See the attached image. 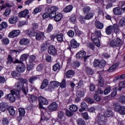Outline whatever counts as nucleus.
Instances as JSON below:
<instances>
[{
    "label": "nucleus",
    "mask_w": 125,
    "mask_h": 125,
    "mask_svg": "<svg viewBox=\"0 0 125 125\" xmlns=\"http://www.w3.org/2000/svg\"><path fill=\"white\" fill-rule=\"evenodd\" d=\"M16 90L15 91L17 93H16L17 97L18 98H20V91H22L25 95H27L28 94V92H29V89L27 86H24V83L19 82L15 83V84Z\"/></svg>",
    "instance_id": "1"
},
{
    "label": "nucleus",
    "mask_w": 125,
    "mask_h": 125,
    "mask_svg": "<svg viewBox=\"0 0 125 125\" xmlns=\"http://www.w3.org/2000/svg\"><path fill=\"white\" fill-rule=\"evenodd\" d=\"M114 32L115 34H118L120 32V29H119V26L117 24H114L113 25H109L106 27L105 33L106 35H111Z\"/></svg>",
    "instance_id": "2"
},
{
    "label": "nucleus",
    "mask_w": 125,
    "mask_h": 125,
    "mask_svg": "<svg viewBox=\"0 0 125 125\" xmlns=\"http://www.w3.org/2000/svg\"><path fill=\"white\" fill-rule=\"evenodd\" d=\"M113 107L116 112H118L119 114L122 116L125 115V106L121 105V104L118 103H114L113 104Z\"/></svg>",
    "instance_id": "3"
},
{
    "label": "nucleus",
    "mask_w": 125,
    "mask_h": 125,
    "mask_svg": "<svg viewBox=\"0 0 125 125\" xmlns=\"http://www.w3.org/2000/svg\"><path fill=\"white\" fill-rule=\"evenodd\" d=\"M123 44V41L120 38H116L112 41L110 43V46L112 47H119V49L121 47V45Z\"/></svg>",
    "instance_id": "4"
},
{
    "label": "nucleus",
    "mask_w": 125,
    "mask_h": 125,
    "mask_svg": "<svg viewBox=\"0 0 125 125\" xmlns=\"http://www.w3.org/2000/svg\"><path fill=\"white\" fill-rule=\"evenodd\" d=\"M16 91L15 90H11V93L8 94L6 95V97L10 102L13 103L15 102V96L14 95H16V96H17L16 95Z\"/></svg>",
    "instance_id": "5"
},
{
    "label": "nucleus",
    "mask_w": 125,
    "mask_h": 125,
    "mask_svg": "<svg viewBox=\"0 0 125 125\" xmlns=\"http://www.w3.org/2000/svg\"><path fill=\"white\" fill-rule=\"evenodd\" d=\"M86 53L85 51L83 50H81L76 54V57L77 58H79L80 59H83V58H84V62H86V60H87V58H89L90 56H86Z\"/></svg>",
    "instance_id": "6"
},
{
    "label": "nucleus",
    "mask_w": 125,
    "mask_h": 125,
    "mask_svg": "<svg viewBox=\"0 0 125 125\" xmlns=\"http://www.w3.org/2000/svg\"><path fill=\"white\" fill-rule=\"evenodd\" d=\"M48 53L52 56H56L58 54L57 49L53 45H49L48 47Z\"/></svg>",
    "instance_id": "7"
},
{
    "label": "nucleus",
    "mask_w": 125,
    "mask_h": 125,
    "mask_svg": "<svg viewBox=\"0 0 125 125\" xmlns=\"http://www.w3.org/2000/svg\"><path fill=\"white\" fill-rule=\"evenodd\" d=\"M55 86L56 87L59 86V83L57 81L51 82L48 86V91L51 92L52 91V89H54V87H55Z\"/></svg>",
    "instance_id": "8"
},
{
    "label": "nucleus",
    "mask_w": 125,
    "mask_h": 125,
    "mask_svg": "<svg viewBox=\"0 0 125 125\" xmlns=\"http://www.w3.org/2000/svg\"><path fill=\"white\" fill-rule=\"evenodd\" d=\"M21 32L20 30H15L11 31L8 37L9 38H15V37H17L18 36H19Z\"/></svg>",
    "instance_id": "9"
},
{
    "label": "nucleus",
    "mask_w": 125,
    "mask_h": 125,
    "mask_svg": "<svg viewBox=\"0 0 125 125\" xmlns=\"http://www.w3.org/2000/svg\"><path fill=\"white\" fill-rule=\"evenodd\" d=\"M16 70L19 73H24L26 70L25 64L24 63L19 64L16 67Z\"/></svg>",
    "instance_id": "10"
},
{
    "label": "nucleus",
    "mask_w": 125,
    "mask_h": 125,
    "mask_svg": "<svg viewBox=\"0 0 125 125\" xmlns=\"http://www.w3.org/2000/svg\"><path fill=\"white\" fill-rule=\"evenodd\" d=\"M40 105H48V101L43 97L40 96L38 98Z\"/></svg>",
    "instance_id": "11"
},
{
    "label": "nucleus",
    "mask_w": 125,
    "mask_h": 125,
    "mask_svg": "<svg viewBox=\"0 0 125 125\" xmlns=\"http://www.w3.org/2000/svg\"><path fill=\"white\" fill-rule=\"evenodd\" d=\"M57 108H58V104L56 102H53L51 103L48 107V109L50 112H53V111H56Z\"/></svg>",
    "instance_id": "12"
},
{
    "label": "nucleus",
    "mask_w": 125,
    "mask_h": 125,
    "mask_svg": "<svg viewBox=\"0 0 125 125\" xmlns=\"http://www.w3.org/2000/svg\"><path fill=\"white\" fill-rule=\"evenodd\" d=\"M70 46L72 48H78L80 46V43L78 42L75 39H73L70 41Z\"/></svg>",
    "instance_id": "13"
},
{
    "label": "nucleus",
    "mask_w": 125,
    "mask_h": 125,
    "mask_svg": "<svg viewBox=\"0 0 125 125\" xmlns=\"http://www.w3.org/2000/svg\"><path fill=\"white\" fill-rule=\"evenodd\" d=\"M113 12L115 15H122L123 14V10L122 9L119 7H117L113 9Z\"/></svg>",
    "instance_id": "14"
},
{
    "label": "nucleus",
    "mask_w": 125,
    "mask_h": 125,
    "mask_svg": "<svg viewBox=\"0 0 125 125\" xmlns=\"http://www.w3.org/2000/svg\"><path fill=\"white\" fill-rule=\"evenodd\" d=\"M91 39L93 40L95 45L98 47H100V41H99V38L94 37V36H91Z\"/></svg>",
    "instance_id": "15"
},
{
    "label": "nucleus",
    "mask_w": 125,
    "mask_h": 125,
    "mask_svg": "<svg viewBox=\"0 0 125 125\" xmlns=\"http://www.w3.org/2000/svg\"><path fill=\"white\" fill-rule=\"evenodd\" d=\"M118 67H119V63H116L110 66L107 71L109 73H112V72H114Z\"/></svg>",
    "instance_id": "16"
},
{
    "label": "nucleus",
    "mask_w": 125,
    "mask_h": 125,
    "mask_svg": "<svg viewBox=\"0 0 125 125\" xmlns=\"http://www.w3.org/2000/svg\"><path fill=\"white\" fill-rule=\"evenodd\" d=\"M35 37L37 41H40L42 40V39H43V38H44V33L41 32L37 33H36Z\"/></svg>",
    "instance_id": "17"
},
{
    "label": "nucleus",
    "mask_w": 125,
    "mask_h": 125,
    "mask_svg": "<svg viewBox=\"0 0 125 125\" xmlns=\"http://www.w3.org/2000/svg\"><path fill=\"white\" fill-rule=\"evenodd\" d=\"M36 59H37L36 56L34 55L30 56L28 60L29 64H34L36 65Z\"/></svg>",
    "instance_id": "18"
},
{
    "label": "nucleus",
    "mask_w": 125,
    "mask_h": 125,
    "mask_svg": "<svg viewBox=\"0 0 125 125\" xmlns=\"http://www.w3.org/2000/svg\"><path fill=\"white\" fill-rule=\"evenodd\" d=\"M30 43V41L28 39L23 38L20 41L21 45H27Z\"/></svg>",
    "instance_id": "19"
},
{
    "label": "nucleus",
    "mask_w": 125,
    "mask_h": 125,
    "mask_svg": "<svg viewBox=\"0 0 125 125\" xmlns=\"http://www.w3.org/2000/svg\"><path fill=\"white\" fill-rule=\"evenodd\" d=\"M29 14V10L28 9H24L23 11L21 12L19 14V16L20 18L26 17Z\"/></svg>",
    "instance_id": "20"
},
{
    "label": "nucleus",
    "mask_w": 125,
    "mask_h": 125,
    "mask_svg": "<svg viewBox=\"0 0 125 125\" xmlns=\"http://www.w3.org/2000/svg\"><path fill=\"white\" fill-rule=\"evenodd\" d=\"M18 17L17 16H13L9 19L8 21L10 24H15V23H16L18 21Z\"/></svg>",
    "instance_id": "21"
},
{
    "label": "nucleus",
    "mask_w": 125,
    "mask_h": 125,
    "mask_svg": "<svg viewBox=\"0 0 125 125\" xmlns=\"http://www.w3.org/2000/svg\"><path fill=\"white\" fill-rule=\"evenodd\" d=\"M39 108L41 111V121H42L43 120V115H44V113H45L46 108H44L42 105L39 104Z\"/></svg>",
    "instance_id": "22"
},
{
    "label": "nucleus",
    "mask_w": 125,
    "mask_h": 125,
    "mask_svg": "<svg viewBox=\"0 0 125 125\" xmlns=\"http://www.w3.org/2000/svg\"><path fill=\"white\" fill-rule=\"evenodd\" d=\"M74 75H75V71H74V70H69L66 73V77L67 79L72 78Z\"/></svg>",
    "instance_id": "23"
},
{
    "label": "nucleus",
    "mask_w": 125,
    "mask_h": 125,
    "mask_svg": "<svg viewBox=\"0 0 125 125\" xmlns=\"http://www.w3.org/2000/svg\"><path fill=\"white\" fill-rule=\"evenodd\" d=\"M11 116H15L16 110H14V107L13 106H9L7 109Z\"/></svg>",
    "instance_id": "24"
},
{
    "label": "nucleus",
    "mask_w": 125,
    "mask_h": 125,
    "mask_svg": "<svg viewBox=\"0 0 125 125\" xmlns=\"http://www.w3.org/2000/svg\"><path fill=\"white\" fill-rule=\"evenodd\" d=\"M72 10H73V5H69L63 9V12L65 13H68L69 12H71Z\"/></svg>",
    "instance_id": "25"
},
{
    "label": "nucleus",
    "mask_w": 125,
    "mask_h": 125,
    "mask_svg": "<svg viewBox=\"0 0 125 125\" xmlns=\"http://www.w3.org/2000/svg\"><path fill=\"white\" fill-rule=\"evenodd\" d=\"M94 16V12H90L88 13L85 16V19L86 20H90Z\"/></svg>",
    "instance_id": "26"
},
{
    "label": "nucleus",
    "mask_w": 125,
    "mask_h": 125,
    "mask_svg": "<svg viewBox=\"0 0 125 125\" xmlns=\"http://www.w3.org/2000/svg\"><path fill=\"white\" fill-rule=\"evenodd\" d=\"M95 26L97 29H100L101 30L104 27L103 23L100 22L99 21H96L95 22Z\"/></svg>",
    "instance_id": "27"
},
{
    "label": "nucleus",
    "mask_w": 125,
    "mask_h": 125,
    "mask_svg": "<svg viewBox=\"0 0 125 125\" xmlns=\"http://www.w3.org/2000/svg\"><path fill=\"white\" fill-rule=\"evenodd\" d=\"M14 61H13V58L11 55H9L7 59V62H6L7 65H10L12 63H14Z\"/></svg>",
    "instance_id": "28"
},
{
    "label": "nucleus",
    "mask_w": 125,
    "mask_h": 125,
    "mask_svg": "<svg viewBox=\"0 0 125 125\" xmlns=\"http://www.w3.org/2000/svg\"><path fill=\"white\" fill-rule=\"evenodd\" d=\"M48 80H47V79H44L41 86V89H44V88L48 85Z\"/></svg>",
    "instance_id": "29"
},
{
    "label": "nucleus",
    "mask_w": 125,
    "mask_h": 125,
    "mask_svg": "<svg viewBox=\"0 0 125 125\" xmlns=\"http://www.w3.org/2000/svg\"><path fill=\"white\" fill-rule=\"evenodd\" d=\"M62 18H63V15L62 13H59L56 15L54 20L56 22H59L61 21V19H62Z\"/></svg>",
    "instance_id": "30"
},
{
    "label": "nucleus",
    "mask_w": 125,
    "mask_h": 125,
    "mask_svg": "<svg viewBox=\"0 0 125 125\" xmlns=\"http://www.w3.org/2000/svg\"><path fill=\"white\" fill-rule=\"evenodd\" d=\"M27 35H28L30 37H36L37 32L34 29L29 30L26 32Z\"/></svg>",
    "instance_id": "31"
},
{
    "label": "nucleus",
    "mask_w": 125,
    "mask_h": 125,
    "mask_svg": "<svg viewBox=\"0 0 125 125\" xmlns=\"http://www.w3.org/2000/svg\"><path fill=\"white\" fill-rule=\"evenodd\" d=\"M85 71L87 75H93L94 74V71L91 68L88 67V66L85 67Z\"/></svg>",
    "instance_id": "32"
},
{
    "label": "nucleus",
    "mask_w": 125,
    "mask_h": 125,
    "mask_svg": "<svg viewBox=\"0 0 125 125\" xmlns=\"http://www.w3.org/2000/svg\"><path fill=\"white\" fill-rule=\"evenodd\" d=\"M57 40L59 42H64V34L62 33H60L57 36Z\"/></svg>",
    "instance_id": "33"
},
{
    "label": "nucleus",
    "mask_w": 125,
    "mask_h": 125,
    "mask_svg": "<svg viewBox=\"0 0 125 125\" xmlns=\"http://www.w3.org/2000/svg\"><path fill=\"white\" fill-rule=\"evenodd\" d=\"M38 79H39V75L33 76L30 78L28 80V82L30 83H34V82H36Z\"/></svg>",
    "instance_id": "34"
},
{
    "label": "nucleus",
    "mask_w": 125,
    "mask_h": 125,
    "mask_svg": "<svg viewBox=\"0 0 125 125\" xmlns=\"http://www.w3.org/2000/svg\"><path fill=\"white\" fill-rule=\"evenodd\" d=\"M81 108H80L79 110V112H83V111H84V110L87 108V104H85L84 102H82L81 103Z\"/></svg>",
    "instance_id": "35"
},
{
    "label": "nucleus",
    "mask_w": 125,
    "mask_h": 125,
    "mask_svg": "<svg viewBox=\"0 0 125 125\" xmlns=\"http://www.w3.org/2000/svg\"><path fill=\"white\" fill-rule=\"evenodd\" d=\"M92 35H94L95 37H97L96 38H101V37H102L101 31L97 29H96L94 31V33H92Z\"/></svg>",
    "instance_id": "36"
},
{
    "label": "nucleus",
    "mask_w": 125,
    "mask_h": 125,
    "mask_svg": "<svg viewBox=\"0 0 125 125\" xmlns=\"http://www.w3.org/2000/svg\"><path fill=\"white\" fill-rule=\"evenodd\" d=\"M59 8L56 6H53L49 8L48 11V12H53L56 13L57 10H58Z\"/></svg>",
    "instance_id": "37"
},
{
    "label": "nucleus",
    "mask_w": 125,
    "mask_h": 125,
    "mask_svg": "<svg viewBox=\"0 0 125 125\" xmlns=\"http://www.w3.org/2000/svg\"><path fill=\"white\" fill-rule=\"evenodd\" d=\"M78 125H86L85 121L83 118H79L76 121Z\"/></svg>",
    "instance_id": "38"
},
{
    "label": "nucleus",
    "mask_w": 125,
    "mask_h": 125,
    "mask_svg": "<svg viewBox=\"0 0 125 125\" xmlns=\"http://www.w3.org/2000/svg\"><path fill=\"white\" fill-rule=\"evenodd\" d=\"M11 12V9L9 8L6 9L5 10L3 15L5 16V17H8L10 15V13Z\"/></svg>",
    "instance_id": "39"
},
{
    "label": "nucleus",
    "mask_w": 125,
    "mask_h": 125,
    "mask_svg": "<svg viewBox=\"0 0 125 125\" xmlns=\"http://www.w3.org/2000/svg\"><path fill=\"white\" fill-rule=\"evenodd\" d=\"M28 57H29V54H23L21 56L20 60L21 61V62H23V61H25V60H27Z\"/></svg>",
    "instance_id": "40"
},
{
    "label": "nucleus",
    "mask_w": 125,
    "mask_h": 125,
    "mask_svg": "<svg viewBox=\"0 0 125 125\" xmlns=\"http://www.w3.org/2000/svg\"><path fill=\"white\" fill-rule=\"evenodd\" d=\"M8 26V25H7V23H6V22H2L1 24H0V31H1L3 29H6Z\"/></svg>",
    "instance_id": "41"
},
{
    "label": "nucleus",
    "mask_w": 125,
    "mask_h": 125,
    "mask_svg": "<svg viewBox=\"0 0 125 125\" xmlns=\"http://www.w3.org/2000/svg\"><path fill=\"white\" fill-rule=\"evenodd\" d=\"M69 109L71 112H77L78 111V106L75 104H72L69 107Z\"/></svg>",
    "instance_id": "42"
},
{
    "label": "nucleus",
    "mask_w": 125,
    "mask_h": 125,
    "mask_svg": "<svg viewBox=\"0 0 125 125\" xmlns=\"http://www.w3.org/2000/svg\"><path fill=\"white\" fill-rule=\"evenodd\" d=\"M52 30H53V25L52 24L50 23L46 29V32L48 33H51V32H52Z\"/></svg>",
    "instance_id": "43"
},
{
    "label": "nucleus",
    "mask_w": 125,
    "mask_h": 125,
    "mask_svg": "<svg viewBox=\"0 0 125 125\" xmlns=\"http://www.w3.org/2000/svg\"><path fill=\"white\" fill-rule=\"evenodd\" d=\"M106 61L105 60H103L101 61H100V69H103L105 66H106Z\"/></svg>",
    "instance_id": "44"
},
{
    "label": "nucleus",
    "mask_w": 125,
    "mask_h": 125,
    "mask_svg": "<svg viewBox=\"0 0 125 125\" xmlns=\"http://www.w3.org/2000/svg\"><path fill=\"white\" fill-rule=\"evenodd\" d=\"M111 86H108L106 87L104 91V93L105 95H107V94H109L110 92H111Z\"/></svg>",
    "instance_id": "45"
},
{
    "label": "nucleus",
    "mask_w": 125,
    "mask_h": 125,
    "mask_svg": "<svg viewBox=\"0 0 125 125\" xmlns=\"http://www.w3.org/2000/svg\"><path fill=\"white\" fill-rule=\"evenodd\" d=\"M47 49V44L46 43H43L41 48L42 52H44Z\"/></svg>",
    "instance_id": "46"
},
{
    "label": "nucleus",
    "mask_w": 125,
    "mask_h": 125,
    "mask_svg": "<svg viewBox=\"0 0 125 125\" xmlns=\"http://www.w3.org/2000/svg\"><path fill=\"white\" fill-rule=\"evenodd\" d=\"M87 46L88 48H90V49H91V50H94V48H95V45L94 43L92 42H89L87 44Z\"/></svg>",
    "instance_id": "47"
},
{
    "label": "nucleus",
    "mask_w": 125,
    "mask_h": 125,
    "mask_svg": "<svg viewBox=\"0 0 125 125\" xmlns=\"http://www.w3.org/2000/svg\"><path fill=\"white\" fill-rule=\"evenodd\" d=\"M43 64L42 63H41L37 66L36 70L38 72H42V71L43 70Z\"/></svg>",
    "instance_id": "48"
},
{
    "label": "nucleus",
    "mask_w": 125,
    "mask_h": 125,
    "mask_svg": "<svg viewBox=\"0 0 125 125\" xmlns=\"http://www.w3.org/2000/svg\"><path fill=\"white\" fill-rule=\"evenodd\" d=\"M35 65L36 64L33 63H29V64H27L26 67L27 71H32V70L34 69Z\"/></svg>",
    "instance_id": "49"
},
{
    "label": "nucleus",
    "mask_w": 125,
    "mask_h": 125,
    "mask_svg": "<svg viewBox=\"0 0 125 125\" xmlns=\"http://www.w3.org/2000/svg\"><path fill=\"white\" fill-rule=\"evenodd\" d=\"M99 86L102 87L104 85V79L102 78L101 77H99Z\"/></svg>",
    "instance_id": "50"
},
{
    "label": "nucleus",
    "mask_w": 125,
    "mask_h": 125,
    "mask_svg": "<svg viewBox=\"0 0 125 125\" xmlns=\"http://www.w3.org/2000/svg\"><path fill=\"white\" fill-rule=\"evenodd\" d=\"M19 112L21 117H24L25 116V109L22 108H19Z\"/></svg>",
    "instance_id": "51"
},
{
    "label": "nucleus",
    "mask_w": 125,
    "mask_h": 125,
    "mask_svg": "<svg viewBox=\"0 0 125 125\" xmlns=\"http://www.w3.org/2000/svg\"><path fill=\"white\" fill-rule=\"evenodd\" d=\"M58 118L60 120H62L64 118V112L62 111L61 110L58 112Z\"/></svg>",
    "instance_id": "52"
},
{
    "label": "nucleus",
    "mask_w": 125,
    "mask_h": 125,
    "mask_svg": "<svg viewBox=\"0 0 125 125\" xmlns=\"http://www.w3.org/2000/svg\"><path fill=\"white\" fill-rule=\"evenodd\" d=\"M77 96L80 98L84 96V92L83 91L79 90L77 92Z\"/></svg>",
    "instance_id": "53"
},
{
    "label": "nucleus",
    "mask_w": 125,
    "mask_h": 125,
    "mask_svg": "<svg viewBox=\"0 0 125 125\" xmlns=\"http://www.w3.org/2000/svg\"><path fill=\"white\" fill-rule=\"evenodd\" d=\"M0 111H1V112H4V111H5V103H0Z\"/></svg>",
    "instance_id": "54"
},
{
    "label": "nucleus",
    "mask_w": 125,
    "mask_h": 125,
    "mask_svg": "<svg viewBox=\"0 0 125 125\" xmlns=\"http://www.w3.org/2000/svg\"><path fill=\"white\" fill-rule=\"evenodd\" d=\"M36 100H38V97L34 95H31L30 98V101L31 103H34L36 102Z\"/></svg>",
    "instance_id": "55"
},
{
    "label": "nucleus",
    "mask_w": 125,
    "mask_h": 125,
    "mask_svg": "<svg viewBox=\"0 0 125 125\" xmlns=\"http://www.w3.org/2000/svg\"><path fill=\"white\" fill-rule=\"evenodd\" d=\"M61 68V65L59 63L55 64L53 66V70L55 72V71H57V70H59Z\"/></svg>",
    "instance_id": "56"
},
{
    "label": "nucleus",
    "mask_w": 125,
    "mask_h": 125,
    "mask_svg": "<svg viewBox=\"0 0 125 125\" xmlns=\"http://www.w3.org/2000/svg\"><path fill=\"white\" fill-rule=\"evenodd\" d=\"M120 27H124L125 25V18H122L120 20L119 23Z\"/></svg>",
    "instance_id": "57"
},
{
    "label": "nucleus",
    "mask_w": 125,
    "mask_h": 125,
    "mask_svg": "<svg viewBox=\"0 0 125 125\" xmlns=\"http://www.w3.org/2000/svg\"><path fill=\"white\" fill-rule=\"evenodd\" d=\"M94 67H98L100 68V60H95L93 62Z\"/></svg>",
    "instance_id": "58"
},
{
    "label": "nucleus",
    "mask_w": 125,
    "mask_h": 125,
    "mask_svg": "<svg viewBox=\"0 0 125 125\" xmlns=\"http://www.w3.org/2000/svg\"><path fill=\"white\" fill-rule=\"evenodd\" d=\"M69 21L71 23H72V24H76V23H77V18H76L75 16L71 17L70 18Z\"/></svg>",
    "instance_id": "59"
},
{
    "label": "nucleus",
    "mask_w": 125,
    "mask_h": 125,
    "mask_svg": "<svg viewBox=\"0 0 125 125\" xmlns=\"http://www.w3.org/2000/svg\"><path fill=\"white\" fill-rule=\"evenodd\" d=\"M2 43H3V44H8V43H9V39H8V38H3V39L1 41Z\"/></svg>",
    "instance_id": "60"
},
{
    "label": "nucleus",
    "mask_w": 125,
    "mask_h": 125,
    "mask_svg": "<svg viewBox=\"0 0 125 125\" xmlns=\"http://www.w3.org/2000/svg\"><path fill=\"white\" fill-rule=\"evenodd\" d=\"M119 101L122 104H125V96H121L119 98Z\"/></svg>",
    "instance_id": "61"
},
{
    "label": "nucleus",
    "mask_w": 125,
    "mask_h": 125,
    "mask_svg": "<svg viewBox=\"0 0 125 125\" xmlns=\"http://www.w3.org/2000/svg\"><path fill=\"white\" fill-rule=\"evenodd\" d=\"M83 11L85 14H86V13H88L90 11V7L89 6H85L83 8Z\"/></svg>",
    "instance_id": "62"
},
{
    "label": "nucleus",
    "mask_w": 125,
    "mask_h": 125,
    "mask_svg": "<svg viewBox=\"0 0 125 125\" xmlns=\"http://www.w3.org/2000/svg\"><path fill=\"white\" fill-rule=\"evenodd\" d=\"M9 122H8V119L6 118H4L2 120V125H8Z\"/></svg>",
    "instance_id": "63"
},
{
    "label": "nucleus",
    "mask_w": 125,
    "mask_h": 125,
    "mask_svg": "<svg viewBox=\"0 0 125 125\" xmlns=\"http://www.w3.org/2000/svg\"><path fill=\"white\" fill-rule=\"evenodd\" d=\"M104 91L103 89L101 88H99L96 91V94L99 95V94H103Z\"/></svg>",
    "instance_id": "64"
}]
</instances>
